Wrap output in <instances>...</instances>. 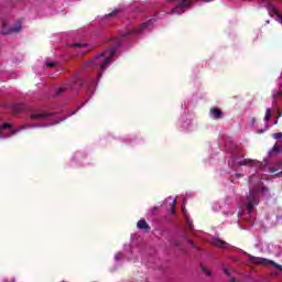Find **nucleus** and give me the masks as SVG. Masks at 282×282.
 <instances>
[{"label":"nucleus","instance_id":"nucleus-14","mask_svg":"<svg viewBox=\"0 0 282 282\" xmlns=\"http://www.w3.org/2000/svg\"><path fill=\"white\" fill-rule=\"evenodd\" d=\"M249 259H250V261H251L252 263H263V264H267V263H268V260L264 259V258H257V257H254V256H250Z\"/></svg>","mask_w":282,"mask_h":282},{"label":"nucleus","instance_id":"nucleus-28","mask_svg":"<svg viewBox=\"0 0 282 282\" xmlns=\"http://www.w3.org/2000/svg\"><path fill=\"white\" fill-rule=\"evenodd\" d=\"M0 138H6V135H3V132L0 131Z\"/></svg>","mask_w":282,"mask_h":282},{"label":"nucleus","instance_id":"nucleus-15","mask_svg":"<svg viewBox=\"0 0 282 282\" xmlns=\"http://www.w3.org/2000/svg\"><path fill=\"white\" fill-rule=\"evenodd\" d=\"M200 270L204 272L205 276H213V272L208 270L204 264H200Z\"/></svg>","mask_w":282,"mask_h":282},{"label":"nucleus","instance_id":"nucleus-12","mask_svg":"<svg viewBox=\"0 0 282 282\" xmlns=\"http://www.w3.org/2000/svg\"><path fill=\"white\" fill-rule=\"evenodd\" d=\"M213 243H214V246H216L217 248H220V249H224V248H226V246H228V243L226 241H224L219 238H215L213 240Z\"/></svg>","mask_w":282,"mask_h":282},{"label":"nucleus","instance_id":"nucleus-31","mask_svg":"<svg viewBox=\"0 0 282 282\" xmlns=\"http://www.w3.org/2000/svg\"><path fill=\"white\" fill-rule=\"evenodd\" d=\"M188 226H189L191 229H193V224L189 223Z\"/></svg>","mask_w":282,"mask_h":282},{"label":"nucleus","instance_id":"nucleus-4","mask_svg":"<svg viewBox=\"0 0 282 282\" xmlns=\"http://www.w3.org/2000/svg\"><path fill=\"white\" fill-rule=\"evenodd\" d=\"M155 25V19H150L147 22H143L139 29L133 30L132 32H127L121 34L122 39H129L131 34H140L142 30H147V28H153Z\"/></svg>","mask_w":282,"mask_h":282},{"label":"nucleus","instance_id":"nucleus-27","mask_svg":"<svg viewBox=\"0 0 282 282\" xmlns=\"http://www.w3.org/2000/svg\"><path fill=\"white\" fill-rule=\"evenodd\" d=\"M224 273H225L227 276H230V271H228L227 268L224 269Z\"/></svg>","mask_w":282,"mask_h":282},{"label":"nucleus","instance_id":"nucleus-32","mask_svg":"<svg viewBox=\"0 0 282 282\" xmlns=\"http://www.w3.org/2000/svg\"><path fill=\"white\" fill-rule=\"evenodd\" d=\"M175 246L180 247V242H175Z\"/></svg>","mask_w":282,"mask_h":282},{"label":"nucleus","instance_id":"nucleus-24","mask_svg":"<svg viewBox=\"0 0 282 282\" xmlns=\"http://www.w3.org/2000/svg\"><path fill=\"white\" fill-rule=\"evenodd\" d=\"M175 204H177V200H173V203H172V208H171L172 215L175 214V208L173 207V206H175Z\"/></svg>","mask_w":282,"mask_h":282},{"label":"nucleus","instance_id":"nucleus-19","mask_svg":"<svg viewBox=\"0 0 282 282\" xmlns=\"http://www.w3.org/2000/svg\"><path fill=\"white\" fill-rule=\"evenodd\" d=\"M72 47H74V48L87 47V44L75 43V44L72 45Z\"/></svg>","mask_w":282,"mask_h":282},{"label":"nucleus","instance_id":"nucleus-33","mask_svg":"<svg viewBox=\"0 0 282 282\" xmlns=\"http://www.w3.org/2000/svg\"><path fill=\"white\" fill-rule=\"evenodd\" d=\"M206 1H207V3H208V2H210V1H213V0H206Z\"/></svg>","mask_w":282,"mask_h":282},{"label":"nucleus","instance_id":"nucleus-5","mask_svg":"<svg viewBox=\"0 0 282 282\" xmlns=\"http://www.w3.org/2000/svg\"><path fill=\"white\" fill-rule=\"evenodd\" d=\"M169 3H171L172 1H175V0H167ZM193 4V0H178V4L176 6V8L172 9V13L175 14V12H177V14H180L181 12H184V11H180L182 10L183 8H191V6Z\"/></svg>","mask_w":282,"mask_h":282},{"label":"nucleus","instance_id":"nucleus-20","mask_svg":"<svg viewBox=\"0 0 282 282\" xmlns=\"http://www.w3.org/2000/svg\"><path fill=\"white\" fill-rule=\"evenodd\" d=\"M273 138H274L275 140H281V138H282V132L274 133V134H273Z\"/></svg>","mask_w":282,"mask_h":282},{"label":"nucleus","instance_id":"nucleus-25","mask_svg":"<svg viewBox=\"0 0 282 282\" xmlns=\"http://www.w3.org/2000/svg\"><path fill=\"white\" fill-rule=\"evenodd\" d=\"M187 243H188L189 246H193L195 249H197V246H195V242H193V240H187Z\"/></svg>","mask_w":282,"mask_h":282},{"label":"nucleus","instance_id":"nucleus-22","mask_svg":"<svg viewBox=\"0 0 282 282\" xmlns=\"http://www.w3.org/2000/svg\"><path fill=\"white\" fill-rule=\"evenodd\" d=\"M113 43H115V45H117V47H120V45H122V42H120L119 39H115Z\"/></svg>","mask_w":282,"mask_h":282},{"label":"nucleus","instance_id":"nucleus-13","mask_svg":"<svg viewBox=\"0 0 282 282\" xmlns=\"http://www.w3.org/2000/svg\"><path fill=\"white\" fill-rule=\"evenodd\" d=\"M20 31H21V22H17V23L14 24V26H11V28L9 29L8 34H17V33H19Z\"/></svg>","mask_w":282,"mask_h":282},{"label":"nucleus","instance_id":"nucleus-3","mask_svg":"<svg viewBox=\"0 0 282 282\" xmlns=\"http://www.w3.org/2000/svg\"><path fill=\"white\" fill-rule=\"evenodd\" d=\"M270 189L263 185L260 187H256L253 191L249 192V196L247 198L246 208L249 213L254 210V206L259 205V198L257 197V193H269Z\"/></svg>","mask_w":282,"mask_h":282},{"label":"nucleus","instance_id":"nucleus-17","mask_svg":"<svg viewBox=\"0 0 282 282\" xmlns=\"http://www.w3.org/2000/svg\"><path fill=\"white\" fill-rule=\"evenodd\" d=\"M254 161L250 160V159H245L242 162L239 163L240 166H248L250 164H252Z\"/></svg>","mask_w":282,"mask_h":282},{"label":"nucleus","instance_id":"nucleus-6","mask_svg":"<svg viewBox=\"0 0 282 282\" xmlns=\"http://www.w3.org/2000/svg\"><path fill=\"white\" fill-rule=\"evenodd\" d=\"M267 8L269 14H271V17H278V19H280V23L282 24V14L279 12V10H276V7H274L272 3H269Z\"/></svg>","mask_w":282,"mask_h":282},{"label":"nucleus","instance_id":"nucleus-21","mask_svg":"<svg viewBox=\"0 0 282 282\" xmlns=\"http://www.w3.org/2000/svg\"><path fill=\"white\" fill-rule=\"evenodd\" d=\"M120 12V9H115L111 13H109V17H116Z\"/></svg>","mask_w":282,"mask_h":282},{"label":"nucleus","instance_id":"nucleus-9","mask_svg":"<svg viewBox=\"0 0 282 282\" xmlns=\"http://www.w3.org/2000/svg\"><path fill=\"white\" fill-rule=\"evenodd\" d=\"M210 113L215 120H219V118H224V111H221L219 108H210Z\"/></svg>","mask_w":282,"mask_h":282},{"label":"nucleus","instance_id":"nucleus-18","mask_svg":"<svg viewBox=\"0 0 282 282\" xmlns=\"http://www.w3.org/2000/svg\"><path fill=\"white\" fill-rule=\"evenodd\" d=\"M281 97H282V91L281 90H278V91L273 93V99L274 100H276V99H279Z\"/></svg>","mask_w":282,"mask_h":282},{"label":"nucleus","instance_id":"nucleus-8","mask_svg":"<svg viewBox=\"0 0 282 282\" xmlns=\"http://www.w3.org/2000/svg\"><path fill=\"white\" fill-rule=\"evenodd\" d=\"M50 116H52V113L43 111V112H33L30 115V118L32 120H43V118H50Z\"/></svg>","mask_w":282,"mask_h":282},{"label":"nucleus","instance_id":"nucleus-23","mask_svg":"<svg viewBox=\"0 0 282 282\" xmlns=\"http://www.w3.org/2000/svg\"><path fill=\"white\" fill-rule=\"evenodd\" d=\"M46 67H51V68H54V67H56V63H54V62H47L46 63Z\"/></svg>","mask_w":282,"mask_h":282},{"label":"nucleus","instance_id":"nucleus-7","mask_svg":"<svg viewBox=\"0 0 282 282\" xmlns=\"http://www.w3.org/2000/svg\"><path fill=\"white\" fill-rule=\"evenodd\" d=\"M0 129H10V135H9L10 138L11 135H15V133H19V131L25 129V127L22 126L21 129H19V128H13L11 123H3L2 126H0Z\"/></svg>","mask_w":282,"mask_h":282},{"label":"nucleus","instance_id":"nucleus-1","mask_svg":"<svg viewBox=\"0 0 282 282\" xmlns=\"http://www.w3.org/2000/svg\"><path fill=\"white\" fill-rule=\"evenodd\" d=\"M117 52V47H111L106 53H100L88 62L87 67H93L94 69H98L99 67L101 72H105L107 65L111 63V59L116 56Z\"/></svg>","mask_w":282,"mask_h":282},{"label":"nucleus","instance_id":"nucleus-10","mask_svg":"<svg viewBox=\"0 0 282 282\" xmlns=\"http://www.w3.org/2000/svg\"><path fill=\"white\" fill-rule=\"evenodd\" d=\"M137 228H139V230H151V226H149V223H147L145 219H140L138 223H137Z\"/></svg>","mask_w":282,"mask_h":282},{"label":"nucleus","instance_id":"nucleus-2","mask_svg":"<svg viewBox=\"0 0 282 282\" xmlns=\"http://www.w3.org/2000/svg\"><path fill=\"white\" fill-rule=\"evenodd\" d=\"M84 85H87V78L80 77V74H75L72 79L64 87H59L56 91L57 96L65 94V91H80Z\"/></svg>","mask_w":282,"mask_h":282},{"label":"nucleus","instance_id":"nucleus-30","mask_svg":"<svg viewBox=\"0 0 282 282\" xmlns=\"http://www.w3.org/2000/svg\"><path fill=\"white\" fill-rule=\"evenodd\" d=\"M269 158H272V151L269 152Z\"/></svg>","mask_w":282,"mask_h":282},{"label":"nucleus","instance_id":"nucleus-29","mask_svg":"<svg viewBox=\"0 0 282 282\" xmlns=\"http://www.w3.org/2000/svg\"><path fill=\"white\" fill-rule=\"evenodd\" d=\"M158 210V207H153L152 213H155Z\"/></svg>","mask_w":282,"mask_h":282},{"label":"nucleus","instance_id":"nucleus-16","mask_svg":"<svg viewBox=\"0 0 282 282\" xmlns=\"http://www.w3.org/2000/svg\"><path fill=\"white\" fill-rule=\"evenodd\" d=\"M270 118H272V109L267 108L265 116H264L265 122H270Z\"/></svg>","mask_w":282,"mask_h":282},{"label":"nucleus","instance_id":"nucleus-11","mask_svg":"<svg viewBox=\"0 0 282 282\" xmlns=\"http://www.w3.org/2000/svg\"><path fill=\"white\" fill-rule=\"evenodd\" d=\"M26 107L23 104H15L12 106V112L14 115L21 113L22 111H25Z\"/></svg>","mask_w":282,"mask_h":282},{"label":"nucleus","instance_id":"nucleus-26","mask_svg":"<svg viewBox=\"0 0 282 282\" xmlns=\"http://www.w3.org/2000/svg\"><path fill=\"white\" fill-rule=\"evenodd\" d=\"M272 151H273L274 153H279V151H280V150H279V145H274L273 149H272Z\"/></svg>","mask_w":282,"mask_h":282}]
</instances>
